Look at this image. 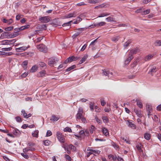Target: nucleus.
Here are the masks:
<instances>
[{
	"label": "nucleus",
	"mask_w": 161,
	"mask_h": 161,
	"mask_svg": "<svg viewBox=\"0 0 161 161\" xmlns=\"http://www.w3.org/2000/svg\"><path fill=\"white\" fill-rule=\"evenodd\" d=\"M56 137L59 142L62 143L64 142V136L59 131L57 132Z\"/></svg>",
	"instance_id": "1"
},
{
	"label": "nucleus",
	"mask_w": 161,
	"mask_h": 161,
	"mask_svg": "<svg viewBox=\"0 0 161 161\" xmlns=\"http://www.w3.org/2000/svg\"><path fill=\"white\" fill-rule=\"evenodd\" d=\"M83 113V109L82 107H80L78 109V112L76 115V119H80L82 117Z\"/></svg>",
	"instance_id": "2"
},
{
	"label": "nucleus",
	"mask_w": 161,
	"mask_h": 161,
	"mask_svg": "<svg viewBox=\"0 0 161 161\" xmlns=\"http://www.w3.org/2000/svg\"><path fill=\"white\" fill-rule=\"evenodd\" d=\"M58 60V59L56 58H52L49 59L48 64L51 66H53V65L56 64Z\"/></svg>",
	"instance_id": "3"
},
{
	"label": "nucleus",
	"mask_w": 161,
	"mask_h": 161,
	"mask_svg": "<svg viewBox=\"0 0 161 161\" xmlns=\"http://www.w3.org/2000/svg\"><path fill=\"white\" fill-rule=\"evenodd\" d=\"M37 48L40 51L46 53L47 52V49L44 44H42L38 45L37 46Z\"/></svg>",
	"instance_id": "4"
},
{
	"label": "nucleus",
	"mask_w": 161,
	"mask_h": 161,
	"mask_svg": "<svg viewBox=\"0 0 161 161\" xmlns=\"http://www.w3.org/2000/svg\"><path fill=\"white\" fill-rule=\"evenodd\" d=\"M51 19L49 16H46L41 17L39 19V21L42 23H46L49 22Z\"/></svg>",
	"instance_id": "5"
},
{
	"label": "nucleus",
	"mask_w": 161,
	"mask_h": 161,
	"mask_svg": "<svg viewBox=\"0 0 161 161\" xmlns=\"http://www.w3.org/2000/svg\"><path fill=\"white\" fill-rule=\"evenodd\" d=\"M78 58L77 57H75L73 56L67 58L64 62L65 64H67L68 63H70L72 61L76 60Z\"/></svg>",
	"instance_id": "6"
},
{
	"label": "nucleus",
	"mask_w": 161,
	"mask_h": 161,
	"mask_svg": "<svg viewBox=\"0 0 161 161\" xmlns=\"http://www.w3.org/2000/svg\"><path fill=\"white\" fill-rule=\"evenodd\" d=\"M34 145V144L29 145L28 147L23 149V152L25 153L29 151H34L35 150V148L31 147L32 146H33Z\"/></svg>",
	"instance_id": "7"
},
{
	"label": "nucleus",
	"mask_w": 161,
	"mask_h": 161,
	"mask_svg": "<svg viewBox=\"0 0 161 161\" xmlns=\"http://www.w3.org/2000/svg\"><path fill=\"white\" fill-rule=\"evenodd\" d=\"M46 71L45 70H43L37 74V77L38 78L43 77L46 76Z\"/></svg>",
	"instance_id": "8"
},
{
	"label": "nucleus",
	"mask_w": 161,
	"mask_h": 161,
	"mask_svg": "<svg viewBox=\"0 0 161 161\" xmlns=\"http://www.w3.org/2000/svg\"><path fill=\"white\" fill-rule=\"evenodd\" d=\"M103 75L105 76H107L108 77H111L113 76V73L109 72L108 69H105L103 70Z\"/></svg>",
	"instance_id": "9"
},
{
	"label": "nucleus",
	"mask_w": 161,
	"mask_h": 161,
	"mask_svg": "<svg viewBox=\"0 0 161 161\" xmlns=\"http://www.w3.org/2000/svg\"><path fill=\"white\" fill-rule=\"evenodd\" d=\"M158 70V68L156 66H151L148 72V73L150 74L152 76Z\"/></svg>",
	"instance_id": "10"
},
{
	"label": "nucleus",
	"mask_w": 161,
	"mask_h": 161,
	"mask_svg": "<svg viewBox=\"0 0 161 161\" xmlns=\"http://www.w3.org/2000/svg\"><path fill=\"white\" fill-rule=\"evenodd\" d=\"M29 47V46L28 47L24 46L16 48L15 49V50L17 52H22L26 50Z\"/></svg>",
	"instance_id": "11"
},
{
	"label": "nucleus",
	"mask_w": 161,
	"mask_h": 161,
	"mask_svg": "<svg viewBox=\"0 0 161 161\" xmlns=\"http://www.w3.org/2000/svg\"><path fill=\"white\" fill-rule=\"evenodd\" d=\"M134 110L138 117L139 118H141L142 117V114L140 110L137 109L136 108H134Z\"/></svg>",
	"instance_id": "12"
},
{
	"label": "nucleus",
	"mask_w": 161,
	"mask_h": 161,
	"mask_svg": "<svg viewBox=\"0 0 161 161\" xmlns=\"http://www.w3.org/2000/svg\"><path fill=\"white\" fill-rule=\"evenodd\" d=\"M133 56L130 53L128 55V57L125 61V63L126 64H128L130 61L133 58Z\"/></svg>",
	"instance_id": "13"
},
{
	"label": "nucleus",
	"mask_w": 161,
	"mask_h": 161,
	"mask_svg": "<svg viewBox=\"0 0 161 161\" xmlns=\"http://www.w3.org/2000/svg\"><path fill=\"white\" fill-rule=\"evenodd\" d=\"M140 50L137 47H136L134 49H132L130 50L129 53L131 54L132 56L134 54H136L137 53L139 52Z\"/></svg>",
	"instance_id": "14"
},
{
	"label": "nucleus",
	"mask_w": 161,
	"mask_h": 161,
	"mask_svg": "<svg viewBox=\"0 0 161 161\" xmlns=\"http://www.w3.org/2000/svg\"><path fill=\"white\" fill-rule=\"evenodd\" d=\"M39 131L37 130H35L32 133V136L33 137L38 138V137Z\"/></svg>",
	"instance_id": "15"
},
{
	"label": "nucleus",
	"mask_w": 161,
	"mask_h": 161,
	"mask_svg": "<svg viewBox=\"0 0 161 161\" xmlns=\"http://www.w3.org/2000/svg\"><path fill=\"white\" fill-rule=\"evenodd\" d=\"M106 24V23L104 22H101L97 23L95 24L94 26L97 27H99L100 26H103Z\"/></svg>",
	"instance_id": "16"
},
{
	"label": "nucleus",
	"mask_w": 161,
	"mask_h": 161,
	"mask_svg": "<svg viewBox=\"0 0 161 161\" xmlns=\"http://www.w3.org/2000/svg\"><path fill=\"white\" fill-rule=\"evenodd\" d=\"M108 158L110 160H113L114 161H117V157L116 156H114L113 155L110 154L108 156Z\"/></svg>",
	"instance_id": "17"
},
{
	"label": "nucleus",
	"mask_w": 161,
	"mask_h": 161,
	"mask_svg": "<svg viewBox=\"0 0 161 161\" xmlns=\"http://www.w3.org/2000/svg\"><path fill=\"white\" fill-rule=\"evenodd\" d=\"M128 122L129 123V126L133 129H136V126L133 123L130 122L129 121H128Z\"/></svg>",
	"instance_id": "18"
},
{
	"label": "nucleus",
	"mask_w": 161,
	"mask_h": 161,
	"mask_svg": "<svg viewBox=\"0 0 161 161\" xmlns=\"http://www.w3.org/2000/svg\"><path fill=\"white\" fill-rule=\"evenodd\" d=\"M144 138L147 140H149L151 138V135L148 133H145L144 135Z\"/></svg>",
	"instance_id": "19"
},
{
	"label": "nucleus",
	"mask_w": 161,
	"mask_h": 161,
	"mask_svg": "<svg viewBox=\"0 0 161 161\" xmlns=\"http://www.w3.org/2000/svg\"><path fill=\"white\" fill-rule=\"evenodd\" d=\"M102 132L106 136L109 135L108 130L105 127L103 128Z\"/></svg>",
	"instance_id": "20"
},
{
	"label": "nucleus",
	"mask_w": 161,
	"mask_h": 161,
	"mask_svg": "<svg viewBox=\"0 0 161 161\" xmlns=\"http://www.w3.org/2000/svg\"><path fill=\"white\" fill-rule=\"evenodd\" d=\"M153 56V55L152 54H149L147 56H146L144 58L145 60V61H148L152 59Z\"/></svg>",
	"instance_id": "21"
},
{
	"label": "nucleus",
	"mask_w": 161,
	"mask_h": 161,
	"mask_svg": "<svg viewBox=\"0 0 161 161\" xmlns=\"http://www.w3.org/2000/svg\"><path fill=\"white\" fill-rule=\"evenodd\" d=\"M38 67L36 65L33 66L30 70V72H36L38 69Z\"/></svg>",
	"instance_id": "22"
},
{
	"label": "nucleus",
	"mask_w": 161,
	"mask_h": 161,
	"mask_svg": "<svg viewBox=\"0 0 161 161\" xmlns=\"http://www.w3.org/2000/svg\"><path fill=\"white\" fill-rule=\"evenodd\" d=\"M107 22H114L115 21V19L113 17L109 16L106 19Z\"/></svg>",
	"instance_id": "23"
},
{
	"label": "nucleus",
	"mask_w": 161,
	"mask_h": 161,
	"mask_svg": "<svg viewBox=\"0 0 161 161\" xmlns=\"http://www.w3.org/2000/svg\"><path fill=\"white\" fill-rule=\"evenodd\" d=\"M110 13L108 12H103L99 14L98 17H102L109 15Z\"/></svg>",
	"instance_id": "24"
},
{
	"label": "nucleus",
	"mask_w": 161,
	"mask_h": 161,
	"mask_svg": "<svg viewBox=\"0 0 161 161\" xmlns=\"http://www.w3.org/2000/svg\"><path fill=\"white\" fill-rule=\"evenodd\" d=\"M59 117L58 116H57L55 115H53L52 116L50 120H53L54 121H56L58 120L59 119Z\"/></svg>",
	"instance_id": "25"
},
{
	"label": "nucleus",
	"mask_w": 161,
	"mask_h": 161,
	"mask_svg": "<svg viewBox=\"0 0 161 161\" xmlns=\"http://www.w3.org/2000/svg\"><path fill=\"white\" fill-rule=\"evenodd\" d=\"M136 148H137V150L140 152L142 151V145L141 143H139L137 144L136 145Z\"/></svg>",
	"instance_id": "26"
},
{
	"label": "nucleus",
	"mask_w": 161,
	"mask_h": 161,
	"mask_svg": "<svg viewBox=\"0 0 161 161\" xmlns=\"http://www.w3.org/2000/svg\"><path fill=\"white\" fill-rule=\"evenodd\" d=\"M102 119L104 122L105 123H108L109 122V120L108 117L105 116L104 115H103L102 116Z\"/></svg>",
	"instance_id": "27"
},
{
	"label": "nucleus",
	"mask_w": 161,
	"mask_h": 161,
	"mask_svg": "<svg viewBox=\"0 0 161 161\" xmlns=\"http://www.w3.org/2000/svg\"><path fill=\"white\" fill-rule=\"evenodd\" d=\"M131 42V40H129L126 42L124 44V48H126L129 44Z\"/></svg>",
	"instance_id": "28"
},
{
	"label": "nucleus",
	"mask_w": 161,
	"mask_h": 161,
	"mask_svg": "<svg viewBox=\"0 0 161 161\" xmlns=\"http://www.w3.org/2000/svg\"><path fill=\"white\" fill-rule=\"evenodd\" d=\"M13 134L16 136H19L21 133L20 131L17 129H14L13 131Z\"/></svg>",
	"instance_id": "29"
},
{
	"label": "nucleus",
	"mask_w": 161,
	"mask_h": 161,
	"mask_svg": "<svg viewBox=\"0 0 161 161\" xmlns=\"http://www.w3.org/2000/svg\"><path fill=\"white\" fill-rule=\"evenodd\" d=\"M30 27V25H27L24 26H23L19 27V31H21L25 30V29H28Z\"/></svg>",
	"instance_id": "30"
},
{
	"label": "nucleus",
	"mask_w": 161,
	"mask_h": 161,
	"mask_svg": "<svg viewBox=\"0 0 161 161\" xmlns=\"http://www.w3.org/2000/svg\"><path fill=\"white\" fill-rule=\"evenodd\" d=\"M39 65L40 67L44 69H45L46 67V64L44 62H40Z\"/></svg>",
	"instance_id": "31"
},
{
	"label": "nucleus",
	"mask_w": 161,
	"mask_h": 161,
	"mask_svg": "<svg viewBox=\"0 0 161 161\" xmlns=\"http://www.w3.org/2000/svg\"><path fill=\"white\" fill-rule=\"evenodd\" d=\"M51 143V142L48 140H45L43 141V144L46 146H48Z\"/></svg>",
	"instance_id": "32"
},
{
	"label": "nucleus",
	"mask_w": 161,
	"mask_h": 161,
	"mask_svg": "<svg viewBox=\"0 0 161 161\" xmlns=\"http://www.w3.org/2000/svg\"><path fill=\"white\" fill-rule=\"evenodd\" d=\"M147 110L148 111L149 113L148 114V115H149L150 113L152 111V106L149 105H148L147 106Z\"/></svg>",
	"instance_id": "33"
},
{
	"label": "nucleus",
	"mask_w": 161,
	"mask_h": 161,
	"mask_svg": "<svg viewBox=\"0 0 161 161\" xmlns=\"http://www.w3.org/2000/svg\"><path fill=\"white\" fill-rule=\"evenodd\" d=\"M28 63V62L27 61H25L23 62L22 66L24 69H25L27 68Z\"/></svg>",
	"instance_id": "34"
},
{
	"label": "nucleus",
	"mask_w": 161,
	"mask_h": 161,
	"mask_svg": "<svg viewBox=\"0 0 161 161\" xmlns=\"http://www.w3.org/2000/svg\"><path fill=\"white\" fill-rule=\"evenodd\" d=\"M87 56H84L80 60L79 64H81L83 63L87 59Z\"/></svg>",
	"instance_id": "35"
},
{
	"label": "nucleus",
	"mask_w": 161,
	"mask_h": 161,
	"mask_svg": "<svg viewBox=\"0 0 161 161\" xmlns=\"http://www.w3.org/2000/svg\"><path fill=\"white\" fill-rule=\"evenodd\" d=\"M76 67V65H73L69 67L66 69V71H69L70 70L75 69Z\"/></svg>",
	"instance_id": "36"
},
{
	"label": "nucleus",
	"mask_w": 161,
	"mask_h": 161,
	"mask_svg": "<svg viewBox=\"0 0 161 161\" xmlns=\"http://www.w3.org/2000/svg\"><path fill=\"white\" fill-rule=\"evenodd\" d=\"M154 44H155V45L156 46H161V40H158L155 41L154 42Z\"/></svg>",
	"instance_id": "37"
},
{
	"label": "nucleus",
	"mask_w": 161,
	"mask_h": 161,
	"mask_svg": "<svg viewBox=\"0 0 161 161\" xmlns=\"http://www.w3.org/2000/svg\"><path fill=\"white\" fill-rule=\"evenodd\" d=\"M137 104L140 108H142L143 106L142 103L139 100H137Z\"/></svg>",
	"instance_id": "38"
},
{
	"label": "nucleus",
	"mask_w": 161,
	"mask_h": 161,
	"mask_svg": "<svg viewBox=\"0 0 161 161\" xmlns=\"http://www.w3.org/2000/svg\"><path fill=\"white\" fill-rule=\"evenodd\" d=\"M28 75V73L25 72L23 73L20 76H19V79H22Z\"/></svg>",
	"instance_id": "39"
},
{
	"label": "nucleus",
	"mask_w": 161,
	"mask_h": 161,
	"mask_svg": "<svg viewBox=\"0 0 161 161\" xmlns=\"http://www.w3.org/2000/svg\"><path fill=\"white\" fill-rule=\"evenodd\" d=\"M64 131L65 132H72V130L70 128L68 127H65L64 129Z\"/></svg>",
	"instance_id": "40"
},
{
	"label": "nucleus",
	"mask_w": 161,
	"mask_h": 161,
	"mask_svg": "<svg viewBox=\"0 0 161 161\" xmlns=\"http://www.w3.org/2000/svg\"><path fill=\"white\" fill-rule=\"evenodd\" d=\"M95 127L93 125H92L91 126V128L90 129V130H89L90 133L91 134L93 133L94 131L95 130Z\"/></svg>",
	"instance_id": "41"
},
{
	"label": "nucleus",
	"mask_w": 161,
	"mask_h": 161,
	"mask_svg": "<svg viewBox=\"0 0 161 161\" xmlns=\"http://www.w3.org/2000/svg\"><path fill=\"white\" fill-rule=\"evenodd\" d=\"M139 61V59H136L134 62L131 64V66L132 67H134L136 66L137 65L138 62Z\"/></svg>",
	"instance_id": "42"
},
{
	"label": "nucleus",
	"mask_w": 161,
	"mask_h": 161,
	"mask_svg": "<svg viewBox=\"0 0 161 161\" xmlns=\"http://www.w3.org/2000/svg\"><path fill=\"white\" fill-rule=\"evenodd\" d=\"M12 49V48L11 47H8V48H2L1 50L3 51H10Z\"/></svg>",
	"instance_id": "43"
},
{
	"label": "nucleus",
	"mask_w": 161,
	"mask_h": 161,
	"mask_svg": "<svg viewBox=\"0 0 161 161\" xmlns=\"http://www.w3.org/2000/svg\"><path fill=\"white\" fill-rule=\"evenodd\" d=\"M119 36H116L112 38L111 40L113 41L116 42L119 40Z\"/></svg>",
	"instance_id": "44"
},
{
	"label": "nucleus",
	"mask_w": 161,
	"mask_h": 161,
	"mask_svg": "<svg viewBox=\"0 0 161 161\" xmlns=\"http://www.w3.org/2000/svg\"><path fill=\"white\" fill-rule=\"evenodd\" d=\"M71 22H72V21H70L68 22L67 23H64V24H63L62 25V26L63 27H64V26H69L71 25L70 23H71Z\"/></svg>",
	"instance_id": "45"
},
{
	"label": "nucleus",
	"mask_w": 161,
	"mask_h": 161,
	"mask_svg": "<svg viewBox=\"0 0 161 161\" xmlns=\"http://www.w3.org/2000/svg\"><path fill=\"white\" fill-rule=\"evenodd\" d=\"M64 157L68 161H71V157L68 155L65 154Z\"/></svg>",
	"instance_id": "46"
},
{
	"label": "nucleus",
	"mask_w": 161,
	"mask_h": 161,
	"mask_svg": "<svg viewBox=\"0 0 161 161\" xmlns=\"http://www.w3.org/2000/svg\"><path fill=\"white\" fill-rule=\"evenodd\" d=\"M14 27L13 26H9L5 28L4 30L5 31H11L13 29Z\"/></svg>",
	"instance_id": "47"
},
{
	"label": "nucleus",
	"mask_w": 161,
	"mask_h": 161,
	"mask_svg": "<svg viewBox=\"0 0 161 161\" xmlns=\"http://www.w3.org/2000/svg\"><path fill=\"white\" fill-rule=\"evenodd\" d=\"M21 154L23 157L26 159H28L29 158L28 155L26 153H21Z\"/></svg>",
	"instance_id": "48"
},
{
	"label": "nucleus",
	"mask_w": 161,
	"mask_h": 161,
	"mask_svg": "<svg viewBox=\"0 0 161 161\" xmlns=\"http://www.w3.org/2000/svg\"><path fill=\"white\" fill-rule=\"evenodd\" d=\"M92 152L97 154H99L100 153L101 151L97 149H93Z\"/></svg>",
	"instance_id": "49"
},
{
	"label": "nucleus",
	"mask_w": 161,
	"mask_h": 161,
	"mask_svg": "<svg viewBox=\"0 0 161 161\" xmlns=\"http://www.w3.org/2000/svg\"><path fill=\"white\" fill-rule=\"evenodd\" d=\"M86 28H80L76 29L77 31L80 32V34L83 31L85 30Z\"/></svg>",
	"instance_id": "50"
},
{
	"label": "nucleus",
	"mask_w": 161,
	"mask_h": 161,
	"mask_svg": "<svg viewBox=\"0 0 161 161\" xmlns=\"http://www.w3.org/2000/svg\"><path fill=\"white\" fill-rule=\"evenodd\" d=\"M150 12V9H147L146 10H144L142 12V15L143 14H148Z\"/></svg>",
	"instance_id": "51"
},
{
	"label": "nucleus",
	"mask_w": 161,
	"mask_h": 161,
	"mask_svg": "<svg viewBox=\"0 0 161 161\" xmlns=\"http://www.w3.org/2000/svg\"><path fill=\"white\" fill-rule=\"evenodd\" d=\"M21 112L23 114V115L24 118H26L27 117V114L25 113V111L24 110H22Z\"/></svg>",
	"instance_id": "52"
},
{
	"label": "nucleus",
	"mask_w": 161,
	"mask_h": 161,
	"mask_svg": "<svg viewBox=\"0 0 161 161\" xmlns=\"http://www.w3.org/2000/svg\"><path fill=\"white\" fill-rule=\"evenodd\" d=\"M95 119L96 121V122L98 123H99V124H101L102 123V121H101V120L99 119L97 117V116H96L95 118Z\"/></svg>",
	"instance_id": "53"
},
{
	"label": "nucleus",
	"mask_w": 161,
	"mask_h": 161,
	"mask_svg": "<svg viewBox=\"0 0 161 161\" xmlns=\"http://www.w3.org/2000/svg\"><path fill=\"white\" fill-rule=\"evenodd\" d=\"M52 135V132L50 130H48L47 132L46 136H49Z\"/></svg>",
	"instance_id": "54"
},
{
	"label": "nucleus",
	"mask_w": 161,
	"mask_h": 161,
	"mask_svg": "<svg viewBox=\"0 0 161 161\" xmlns=\"http://www.w3.org/2000/svg\"><path fill=\"white\" fill-rule=\"evenodd\" d=\"M94 106V104L93 103L90 104V110L92 112L93 111Z\"/></svg>",
	"instance_id": "55"
},
{
	"label": "nucleus",
	"mask_w": 161,
	"mask_h": 161,
	"mask_svg": "<svg viewBox=\"0 0 161 161\" xmlns=\"http://www.w3.org/2000/svg\"><path fill=\"white\" fill-rule=\"evenodd\" d=\"M100 109L97 106H96L95 107V111L97 112H100Z\"/></svg>",
	"instance_id": "56"
},
{
	"label": "nucleus",
	"mask_w": 161,
	"mask_h": 161,
	"mask_svg": "<svg viewBox=\"0 0 161 161\" xmlns=\"http://www.w3.org/2000/svg\"><path fill=\"white\" fill-rule=\"evenodd\" d=\"M112 145L116 149H118L119 148V146L115 143H113Z\"/></svg>",
	"instance_id": "57"
},
{
	"label": "nucleus",
	"mask_w": 161,
	"mask_h": 161,
	"mask_svg": "<svg viewBox=\"0 0 161 161\" xmlns=\"http://www.w3.org/2000/svg\"><path fill=\"white\" fill-rule=\"evenodd\" d=\"M15 119L17 122H21V118L19 116H17L15 118Z\"/></svg>",
	"instance_id": "58"
},
{
	"label": "nucleus",
	"mask_w": 161,
	"mask_h": 161,
	"mask_svg": "<svg viewBox=\"0 0 161 161\" xmlns=\"http://www.w3.org/2000/svg\"><path fill=\"white\" fill-rule=\"evenodd\" d=\"M8 41V40H7L3 41H2L1 42L0 45L7 44L8 43V42H7Z\"/></svg>",
	"instance_id": "59"
},
{
	"label": "nucleus",
	"mask_w": 161,
	"mask_h": 161,
	"mask_svg": "<svg viewBox=\"0 0 161 161\" xmlns=\"http://www.w3.org/2000/svg\"><path fill=\"white\" fill-rule=\"evenodd\" d=\"M86 5V4L85 3L83 2H80L77 4V5L78 6H81L82 5Z\"/></svg>",
	"instance_id": "60"
},
{
	"label": "nucleus",
	"mask_w": 161,
	"mask_h": 161,
	"mask_svg": "<svg viewBox=\"0 0 161 161\" xmlns=\"http://www.w3.org/2000/svg\"><path fill=\"white\" fill-rule=\"evenodd\" d=\"M75 15L74 13L69 14L67 15V18H71L74 17Z\"/></svg>",
	"instance_id": "61"
},
{
	"label": "nucleus",
	"mask_w": 161,
	"mask_h": 161,
	"mask_svg": "<svg viewBox=\"0 0 161 161\" xmlns=\"http://www.w3.org/2000/svg\"><path fill=\"white\" fill-rule=\"evenodd\" d=\"M142 8H141L138 9H137L135 11V12L136 13H139L142 12Z\"/></svg>",
	"instance_id": "62"
},
{
	"label": "nucleus",
	"mask_w": 161,
	"mask_h": 161,
	"mask_svg": "<svg viewBox=\"0 0 161 161\" xmlns=\"http://www.w3.org/2000/svg\"><path fill=\"white\" fill-rule=\"evenodd\" d=\"M81 120L82 122L83 123H87V121L86 119L85 118H84L83 116L81 118Z\"/></svg>",
	"instance_id": "63"
},
{
	"label": "nucleus",
	"mask_w": 161,
	"mask_h": 161,
	"mask_svg": "<svg viewBox=\"0 0 161 161\" xmlns=\"http://www.w3.org/2000/svg\"><path fill=\"white\" fill-rule=\"evenodd\" d=\"M13 22V20L12 19H10L8 20V22L7 23H8V25H9L12 23Z\"/></svg>",
	"instance_id": "64"
}]
</instances>
